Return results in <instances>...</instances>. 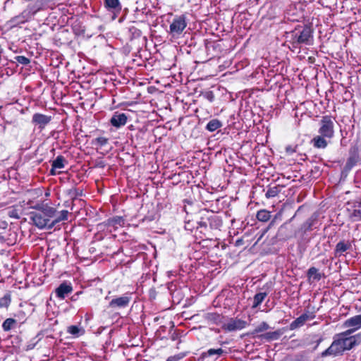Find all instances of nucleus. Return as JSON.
Segmentation results:
<instances>
[{
    "label": "nucleus",
    "instance_id": "nucleus-1",
    "mask_svg": "<svg viewBox=\"0 0 361 361\" xmlns=\"http://www.w3.org/2000/svg\"><path fill=\"white\" fill-rule=\"evenodd\" d=\"M319 135L315 136L312 142L319 149H325L328 145L327 140H331L335 134V119L331 116H324L319 123Z\"/></svg>",
    "mask_w": 361,
    "mask_h": 361
},
{
    "label": "nucleus",
    "instance_id": "nucleus-2",
    "mask_svg": "<svg viewBox=\"0 0 361 361\" xmlns=\"http://www.w3.org/2000/svg\"><path fill=\"white\" fill-rule=\"evenodd\" d=\"M222 226L221 219L209 211H205L200 219L196 222V229L202 236L201 238L210 239L213 230H219Z\"/></svg>",
    "mask_w": 361,
    "mask_h": 361
},
{
    "label": "nucleus",
    "instance_id": "nucleus-3",
    "mask_svg": "<svg viewBox=\"0 0 361 361\" xmlns=\"http://www.w3.org/2000/svg\"><path fill=\"white\" fill-rule=\"evenodd\" d=\"M313 31L308 25L296 28L291 34V39L293 44H304L310 45L313 39Z\"/></svg>",
    "mask_w": 361,
    "mask_h": 361
},
{
    "label": "nucleus",
    "instance_id": "nucleus-4",
    "mask_svg": "<svg viewBox=\"0 0 361 361\" xmlns=\"http://www.w3.org/2000/svg\"><path fill=\"white\" fill-rule=\"evenodd\" d=\"M359 147L357 145L351 146L349 149V157L343 167V173H348L360 161Z\"/></svg>",
    "mask_w": 361,
    "mask_h": 361
},
{
    "label": "nucleus",
    "instance_id": "nucleus-5",
    "mask_svg": "<svg viewBox=\"0 0 361 361\" xmlns=\"http://www.w3.org/2000/svg\"><path fill=\"white\" fill-rule=\"evenodd\" d=\"M187 26L186 17L184 15L176 16L170 25V33L173 36L180 35Z\"/></svg>",
    "mask_w": 361,
    "mask_h": 361
},
{
    "label": "nucleus",
    "instance_id": "nucleus-6",
    "mask_svg": "<svg viewBox=\"0 0 361 361\" xmlns=\"http://www.w3.org/2000/svg\"><path fill=\"white\" fill-rule=\"evenodd\" d=\"M131 299L132 297L129 294L114 298L109 302L108 307L113 310L126 308L129 306Z\"/></svg>",
    "mask_w": 361,
    "mask_h": 361
},
{
    "label": "nucleus",
    "instance_id": "nucleus-7",
    "mask_svg": "<svg viewBox=\"0 0 361 361\" xmlns=\"http://www.w3.org/2000/svg\"><path fill=\"white\" fill-rule=\"evenodd\" d=\"M295 216H293L288 222L284 223L283 225H281L277 232L276 237L279 240H287L293 237V229L292 226L289 224V222L292 221V219L294 218Z\"/></svg>",
    "mask_w": 361,
    "mask_h": 361
},
{
    "label": "nucleus",
    "instance_id": "nucleus-8",
    "mask_svg": "<svg viewBox=\"0 0 361 361\" xmlns=\"http://www.w3.org/2000/svg\"><path fill=\"white\" fill-rule=\"evenodd\" d=\"M30 219L39 228H47L49 229V226L50 225V223L47 221V219L45 218L44 215L39 212H32L30 213Z\"/></svg>",
    "mask_w": 361,
    "mask_h": 361
},
{
    "label": "nucleus",
    "instance_id": "nucleus-9",
    "mask_svg": "<svg viewBox=\"0 0 361 361\" xmlns=\"http://www.w3.org/2000/svg\"><path fill=\"white\" fill-rule=\"evenodd\" d=\"M350 334L351 331L348 330L345 332L341 334V338L339 339L341 341L344 351L350 350L355 345H357V339L355 336H350Z\"/></svg>",
    "mask_w": 361,
    "mask_h": 361
},
{
    "label": "nucleus",
    "instance_id": "nucleus-10",
    "mask_svg": "<svg viewBox=\"0 0 361 361\" xmlns=\"http://www.w3.org/2000/svg\"><path fill=\"white\" fill-rule=\"evenodd\" d=\"M247 325V322L244 320L231 318L228 322L224 324L222 328L227 331H234L244 329Z\"/></svg>",
    "mask_w": 361,
    "mask_h": 361
},
{
    "label": "nucleus",
    "instance_id": "nucleus-11",
    "mask_svg": "<svg viewBox=\"0 0 361 361\" xmlns=\"http://www.w3.org/2000/svg\"><path fill=\"white\" fill-rule=\"evenodd\" d=\"M344 352L343 348L341 345L340 339L335 340L333 341L331 345L324 352L322 353V357H326L328 355L337 356L339 355H342Z\"/></svg>",
    "mask_w": 361,
    "mask_h": 361
},
{
    "label": "nucleus",
    "instance_id": "nucleus-12",
    "mask_svg": "<svg viewBox=\"0 0 361 361\" xmlns=\"http://www.w3.org/2000/svg\"><path fill=\"white\" fill-rule=\"evenodd\" d=\"M104 4L107 11L114 14L113 19L121 11L122 6L119 0H104Z\"/></svg>",
    "mask_w": 361,
    "mask_h": 361
},
{
    "label": "nucleus",
    "instance_id": "nucleus-13",
    "mask_svg": "<svg viewBox=\"0 0 361 361\" xmlns=\"http://www.w3.org/2000/svg\"><path fill=\"white\" fill-rule=\"evenodd\" d=\"M142 23V22H133V25H129L128 27V37L130 41L137 39L142 37V32L139 25Z\"/></svg>",
    "mask_w": 361,
    "mask_h": 361
},
{
    "label": "nucleus",
    "instance_id": "nucleus-14",
    "mask_svg": "<svg viewBox=\"0 0 361 361\" xmlns=\"http://www.w3.org/2000/svg\"><path fill=\"white\" fill-rule=\"evenodd\" d=\"M128 117L124 113L115 112L110 119V123L112 126L119 128L126 125Z\"/></svg>",
    "mask_w": 361,
    "mask_h": 361
},
{
    "label": "nucleus",
    "instance_id": "nucleus-15",
    "mask_svg": "<svg viewBox=\"0 0 361 361\" xmlns=\"http://www.w3.org/2000/svg\"><path fill=\"white\" fill-rule=\"evenodd\" d=\"M73 292V287L71 283H67L66 282H63L59 285L58 288L55 290L56 296L63 300L67 295Z\"/></svg>",
    "mask_w": 361,
    "mask_h": 361
},
{
    "label": "nucleus",
    "instance_id": "nucleus-16",
    "mask_svg": "<svg viewBox=\"0 0 361 361\" xmlns=\"http://www.w3.org/2000/svg\"><path fill=\"white\" fill-rule=\"evenodd\" d=\"M204 322L208 324H219L221 322L222 317L217 312H207L202 316Z\"/></svg>",
    "mask_w": 361,
    "mask_h": 361
},
{
    "label": "nucleus",
    "instance_id": "nucleus-17",
    "mask_svg": "<svg viewBox=\"0 0 361 361\" xmlns=\"http://www.w3.org/2000/svg\"><path fill=\"white\" fill-rule=\"evenodd\" d=\"M283 329H279L275 331L267 332L265 334L258 335L257 337L261 340H264L266 341L270 342L272 341H276L279 339V338L283 334Z\"/></svg>",
    "mask_w": 361,
    "mask_h": 361
},
{
    "label": "nucleus",
    "instance_id": "nucleus-18",
    "mask_svg": "<svg viewBox=\"0 0 361 361\" xmlns=\"http://www.w3.org/2000/svg\"><path fill=\"white\" fill-rule=\"evenodd\" d=\"M51 121V117L42 114H35L32 116V122L39 126V128H44Z\"/></svg>",
    "mask_w": 361,
    "mask_h": 361
},
{
    "label": "nucleus",
    "instance_id": "nucleus-19",
    "mask_svg": "<svg viewBox=\"0 0 361 361\" xmlns=\"http://www.w3.org/2000/svg\"><path fill=\"white\" fill-rule=\"evenodd\" d=\"M345 327H351V333L361 327V314L350 317L344 322Z\"/></svg>",
    "mask_w": 361,
    "mask_h": 361
},
{
    "label": "nucleus",
    "instance_id": "nucleus-20",
    "mask_svg": "<svg viewBox=\"0 0 361 361\" xmlns=\"http://www.w3.org/2000/svg\"><path fill=\"white\" fill-rule=\"evenodd\" d=\"M32 17L30 16L29 11L25 9L20 15L13 17L11 22L14 25L22 24L30 20Z\"/></svg>",
    "mask_w": 361,
    "mask_h": 361
},
{
    "label": "nucleus",
    "instance_id": "nucleus-21",
    "mask_svg": "<svg viewBox=\"0 0 361 361\" xmlns=\"http://www.w3.org/2000/svg\"><path fill=\"white\" fill-rule=\"evenodd\" d=\"M352 248V244L350 241L341 240L339 241L335 248V255L341 256L343 252L350 250Z\"/></svg>",
    "mask_w": 361,
    "mask_h": 361
},
{
    "label": "nucleus",
    "instance_id": "nucleus-22",
    "mask_svg": "<svg viewBox=\"0 0 361 361\" xmlns=\"http://www.w3.org/2000/svg\"><path fill=\"white\" fill-rule=\"evenodd\" d=\"M224 353V350L222 348H218V349H213L210 348L208 350L202 353V354L200 356L199 360H202L203 361L204 359L212 357L214 355H216V357H219L223 355Z\"/></svg>",
    "mask_w": 361,
    "mask_h": 361
},
{
    "label": "nucleus",
    "instance_id": "nucleus-23",
    "mask_svg": "<svg viewBox=\"0 0 361 361\" xmlns=\"http://www.w3.org/2000/svg\"><path fill=\"white\" fill-rule=\"evenodd\" d=\"M307 321L306 314H301L299 317L293 321L289 325V329L293 331L302 326Z\"/></svg>",
    "mask_w": 361,
    "mask_h": 361
},
{
    "label": "nucleus",
    "instance_id": "nucleus-24",
    "mask_svg": "<svg viewBox=\"0 0 361 361\" xmlns=\"http://www.w3.org/2000/svg\"><path fill=\"white\" fill-rule=\"evenodd\" d=\"M307 276L310 282L312 280L319 281L322 278V274L319 271L318 269L312 267L307 270Z\"/></svg>",
    "mask_w": 361,
    "mask_h": 361
},
{
    "label": "nucleus",
    "instance_id": "nucleus-25",
    "mask_svg": "<svg viewBox=\"0 0 361 361\" xmlns=\"http://www.w3.org/2000/svg\"><path fill=\"white\" fill-rule=\"evenodd\" d=\"M318 215L316 214H313L309 219L306 220L305 222L301 226V229L303 230L304 232L309 231L315 225V223L317 221Z\"/></svg>",
    "mask_w": 361,
    "mask_h": 361
},
{
    "label": "nucleus",
    "instance_id": "nucleus-26",
    "mask_svg": "<svg viewBox=\"0 0 361 361\" xmlns=\"http://www.w3.org/2000/svg\"><path fill=\"white\" fill-rule=\"evenodd\" d=\"M68 214V212L67 210H62L60 212V214L56 216V218L53 221H51L50 225L49 226V229L53 228L56 226L57 224H59L61 221L67 220Z\"/></svg>",
    "mask_w": 361,
    "mask_h": 361
},
{
    "label": "nucleus",
    "instance_id": "nucleus-27",
    "mask_svg": "<svg viewBox=\"0 0 361 361\" xmlns=\"http://www.w3.org/2000/svg\"><path fill=\"white\" fill-rule=\"evenodd\" d=\"M41 212L44 215L47 221L51 223L50 219L56 216V210L55 208L46 205L43 207V210Z\"/></svg>",
    "mask_w": 361,
    "mask_h": 361
},
{
    "label": "nucleus",
    "instance_id": "nucleus-28",
    "mask_svg": "<svg viewBox=\"0 0 361 361\" xmlns=\"http://www.w3.org/2000/svg\"><path fill=\"white\" fill-rule=\"evenodd\" d=\"M29 11L30 16L32 17L35 14H36L38 11L42 9V3L41 1H36L33 4H30L25 8Z\"/></svg>",
    "mask_w": 361,
    "mask_h": 361
},
{
    "label": "nucleus",
    "instance_id": "nucleus-29",
    "mask_svg": "<svg viewBox=\"0 0 361 361\" xmlns=\"http://www.w3.org/2000/svg\"><path fill=\"white\" fill-rule=\"evenodd\" d=\"M258 221L262 222H267L271 219V212L267 209H261L257 212L256 215Z\"/></svg>",
    "mask_w": 361,
    "mask_h": 361
},
{
    "label": "nucleus",
    "instance_id": "nucleus-30",
    "mask_svg": "<svg viewBox=\"0 0 361 361\" xmlns=\"http://www.w3.org/2000/svg\"><path fill=\"white\" fill-rule=\"evenodd\" d=\"M222 126V123L216 118L210 120L207 126L206 129L209 132H214Z\"/></svg>",
    "mask_w": 361,
    "mask_h": 361
},
{
    "label": "nucleus",
    "instance_id": "nucleus-31",
    "mask_svg": "<svg viewBox=\"0 0 361 361\" xmlns=\"http://www.w3.org/2000/svg\"><path fill=\"white\" fill-rule=\"evenodd\" d=\"M281 186H280V185L269 187L265 192V197L267 199L276 197L281 192Z\"/></svg>",
    "mask_w": 361,
    "mask_h": 361
},
{
    "label": "nucleus",
    "instance_id": "nucleus-32",
    "mask_svg": "<svg viewBox=\"0 0 361 361\" xmlns=\"http://www.w3.org/2000/svg\"><path fill=\"white\" fill-rule=\"evenodd\" d=\"M17 325V320L13 318L6 319L2 324V329L4 331H9Z\"/></svg>",
    "mask_w": 361,
    "mask_h": 361
},
{
    "label": "nucleus",
    "instance_id": "nucleus-33",
    "mask_svg": "<svg viewBox=\"0 0 361 361\" xmlns=\"http://www.w3.org/2000/svg\"><path fill=\"white\" fill-rule=\"evenodd\" d=\"M267 296V293L266 292L264 293H258L255 294L253 298V304L252 308L257 307L261 303L264 301L265 298Z\"/></svg>",
    "mask_w": 361,
    "mask_h": 361
},
{
    "label": "nucleus",
    "instance_id": "nucleus-34",
    "mask_svg": "<svg viewBox=\"0 0 361 361\" xmlns=\"http://www.w3.org/2000/svg\"><path fill=\"white\" fill-rule=\"evenodd\" d=\"M269 328V325L266 322H262L252 332L250 333V335L252 336V337H255L256 334L267 331Z\"/></svg>",
    "mask_w": 361,
    "mask_h": 361
},
{
    "label": "nucleus",
    "instance_id": "nucleus-35",
    "mask_svg": "<svg viewBox=\"0 0 361 361\" xmlns=\"http://www.w3.org/2000/svg\"><path fill=\"white\" fill-rule=\"evenodd\" d=\"M68 195L71 198V200L74 201L77 199V197H81L82 195V190L77 188H72L68 190Z\"/></svg>",
    "mask_w": 361,
    "mask_h": 361
},
{
    "label": "nucleus",
    "instance_id": "nucleus-36",
    "mask_svg": "<svg viewBox=\"0 0 361 361\" xmlns=\"http://www.w3.org/2000/svg\"><path fill=\"white\" fill-rule=\"evenodd\" d=\"M124 219L121 216H114L113 218L109 219L106 221V225L110 226H115L116 225H121L123 224Z\"/></svg>",
    "mask_w": 361,
    "mask_h": 361
},
{
    "label": "nucleus",
    "instance_id": "nucleus-37",
    "mask_svg": "<svg viewBox=\"0 0 361 361\" xmlns=\"http://www.w3.org/2000/svg\"><path fill=\"white\" fill-rule=\"evenodd\" d=\"M109 142V139L105 137H98L92 140V144L94 145L98 146L99 147H102L106 145Z\"/></svg>",
    "mask_w": 361,
    "mask_h": 361
},
{
    "label": "nucleus",
    "instance_id": "nucleus-38",
    "mask_svg": "<svg viewBox=\"0 0 361 361\" xmlns=\"http://www.w3.org/2000/svg\"><path fill=\"white\" fill-rule=\"evenodd\" d=\"M65 161V159L63 156L59 155L58 156L55 160L53 161L51 164V166L53 168L56 169H63L64 168L63 162Z\"/></svg>",
    "mask_w": 361,
    "mask_h": 361
},
{
    "label": "nucleus",
    "instance_id": "nucleus-39",
    "mask_svg": "<svg viewBox=\"0 0 361 361\" xmlns=\"http://www.w3.org/2000/svg\"><path fill=\"white\" fill-rule=\"evenodd\" d=\"M350 218L353 221H361V207L355 208L350 214Z\"/></svg>",
    "mask_w": 361,
    "mask_h": 361
},
{
    "label": "nucleus",
    "instance_id": "nucleus-40",
    "mask_svg": "<svg viewBox=\"0 0 361 361\" xmlns=\"http://www.w3.org/2000/svg\"><path fill=\"white\" fill-rule=\"evenodd\" d=\"M11 294L6 293L0 298V308L8 307L11 303Z\"/></svg>",
    "mask_w": 361,
    "mask_h": 361
},
{
    "label": "nucleus",
    "instance_id": "nucleus-41",
    "mask_svg": "<svg viewBox=\"0 0 361 361\" xmlns=\"http://www.w3.org/2000/svg\"><path fill=\"white\" fill-rule=\"evenodd\" d=\"M80 331H83L82 329L79 328L78 326L72 325L68 327L67 332L74 336L78 337Z\"/></svg>",
    "mask_w": 361,
    "mask_h": 361
},
{
    "label": "nucleus",
    "instance_id": "nucleus-42",
    "mask_svg": "<svg viewBox=\"0 0 361 361\" xmlns=\"http://www.w3.org/2000/svg\"><path fill=\"white\" fill-rule=\"evenodd\" d=\"M16 62L23 65H27L30 63V60L24 56H17L15 57Z\"/></svg>",
    "mask_w": 361,
    "mask_h": 361
},
{
    "label": "nucleus",
    "instance_id": "nucleus-43",
    "mask_svg": "<svg viewBox=\"0 0 361 361\" xmlns=\"http://www.w3.org/2000/svg\"><path fill=\"white\" fill-rule=\"evenodd\" d=\"M202 97L210 102H212L214 100V94L212 91H206L203 92Z\"/></svg>",
    "mask_w": 361,
    "mask_h": 361
},
{
    "label": "nucleus",
    "instance_id": "nucleus-44",
    "mask_svg": "<svg viewBox=\"0 0 361 361\" xmlns=\"http://www.w3.org/2000/svg\"><path fill=\"white\" fill-rule=\"evenodd\" d=\"M296 148H297V146H291V145H288L286 147V152L287 153V154L288 155H291L293 154L294 152H296Z\"/></svg>",
    "mask_w": 361,
    "mask_h": 361
},
{
    "label": "nucleus",
    "instance_id": "nucleus-45",
    "mask_svg": "<svg viewBox=\"0 0 361 361\" xmlns=\"http://www.w3.org/2000/svg\"><path fill=\"white\" fill-rule=\"evenodd\" d=\"M106 166V163L102 160H97L95 167L104 169Z\"/></svg>",
    "mask_w": 361,
    "mask_h": 361
},
{
    "label": "nucleus",
    "instance_id": "nucleus-46",
    "mask_svg": "<svg viewBox=\"0 0 361 361\" xmlns=\"http://www.w3.org/2000/svg\"><path fill=\"white\" fill-rule=\"evenodd\" d=\"M195 226L192 225L190 221H188L185 224V230L192 231V230L195 228Z\"/></svg>",
    "mask_w": 361,
    "mask_h": 361
},
{
    "label": "nucleus",
    "instance_id": "nucleus-47",
    "mask_svg": "<svg viewBox=\"0 0 361 361\" xmlns=\"http://www.w3.org/2000/svg\"><path fill=\"white\" fill-rule=\"evenodd\" d=\"M46 205L42 204H36L33 208L36 209L37 212H39L41 210H43V207H44Z\"/></svg>",
    "mask_w": 361,
    "mask_h": 361
},
{
    "label": "nucleus",
    "instance_id": "nucleus-48",
    "mask_svg": "<svg viewBox=\"0 0 361 361\" xmlns=\"http://www.w3.org/2000/svg\"><path fill=\"white\" fill-rule=\"evenodd\" d=\"M305 314H306V316L307 317V320L313 319L315 317V314L313 312H311V313L308 312V313H305Z\"/></svg>",
    "mask_w": 361,
    "mask_h": 361
},
{
    "label": "nucleus",
    "instance_id": "nucleus-49",
    "mask_svg": "<svg viewBox=\"0 0 361 361\" xmlns=\"http://www.w3.org/2000/svg\"><path fill=\"white\" fill-rule=\"evenodd\" d=\"M179 357L176 356H170L167 358L166 361H178Z\"/></svg>",
    "mask_w": 361,
    "mask_h": 361
},
{
    "label": "nucleus",
    "instance_id": "nucleus-50",
    "mask_svg": "<svg viewBox=\"0 0 361 361\" xmlns=\"http://www.w3.org/2000/svg\"><path fill=\"white\" fill-rule=\"evenodd\" d=\"M73 201L72 200L71 202H65V206L66 207H71V209H73Z\"/></svg>",
    "mask_w": 361,
    "mask_h": 361
},
{
    "label": "nucleus",
    "instance_id": "nucleus-51",
    "mask_svg": "<svg viewBox=\"0 0 361 361\" xmlns=\"http://www.w3.org/2000/svg\"><path fill=\"white\" fill-rule=\"evenodd\" d=\"M242 244H243V240L242 239L237 240L236 242H235V245H237V246H239V245H240Z\"/></svg>",
    "mask_w": 361,
    "mask_h": 361
},
{
    "label": "nucleus",
    "instance_id": "nucleus-52",
    "mask_svg": "<svg viewBox=\"0 0 361 361\" xmlns=\"http://www.w3.org/2000/svg\"><path fill=\"white\" fill-rule=\"evenodd\" d=\"M275 219H276V217L271 221V222L269 224L268 228L274 224Z\"/></svg>",
    "mask_w": 361,
    "mask_h": 361
},
{
    "label": "nucleus",
    "instance_id": "nucleus-53",
    "mask_svg": "<svg viewBox=\"0 0 361 361\" xmlns=\"http://www.w3.org/2000/svg\"><path fill=\"white\" fill-rule=\"evenodd\" d=\"M56 169V168H53V167L51 166V171H50L51 174H52V175H54V174H55L54 170H55Z\"/></svg>",
    "mask_w": 361,
    "mask_h": 361
},
{
    "label": "nucleus",
    "instance_id": "nucleus-54",
    "mask_svg": "<svg viewBox=\"0 0 361 361\" xmlns=\"http://www.w3.org/2000/svg\"><path fill=\"white\" fill-rule=\"evenodd\" d=\"M361 207V200L359 202H357V204H355V207Z\"/></svg>",
    "mask_w": 361,
    "mask_h": 361
},
{
    "label": "nucleus",
    "instance_id": "nucleus-55",
    "mask_svg": "<svg viewBox=\"0 0 361 361\" xmlns=\"http://www.w3.org/2000/svg\"><path fill=\"white\" fill-rule=\"evenodd\" d=\"M198 317H199V314H194V315L192 317V319H195V318Z\"/></svg>",
    "mask_w": 361,
    "mask_h": 361
},
{
    "label": "nucleus",
    "instance_id": "nucleus-56",
    "mask_svg": "<svg viewBox=\"0 0 361 361\" xmlns=\"http://www.w3.org/2000/svg\"><path fill=\"white\" fill-rule=\"evenodd\" d=\"M341 145H344L343 143V140H341Z\"/></svg>",
    "mask_w": 361,
    "mask_h": 361
},
{
    "label": "nucleus",
    "instance_id": "nucleus-57",
    "mask_svg": "<svg viewBox=\"0 0 361 361\" xmlns=\"http://www.w3.org/2000/svg\"><path fill=\"white\" fill-rule=\"evenodd\" d=\"M13 217H16L17 219H18L19 217L16 215V216H13Z\"/></svg>",
    "mask_w": 361,
    "mask_h": 361
},
{
    "label": "nucleus",
    "instance_id": "nucleus-58",
    "mask_svg": "<svg viewBox=\"0 0 361 361\" xmlns=\"http://www.w3.org/2000/svg\"><path fill=\"white\" fill-rule=\"evenodd\" d=\"M16 216L15 214H11V216Z\"/></svg>",
    "mask_w": 361,
    "mask_h": 361
}]
</instances>
